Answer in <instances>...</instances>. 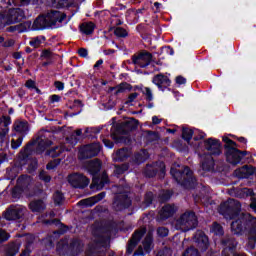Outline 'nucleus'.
Here are the masks:
<instances>
[{
  "instance_id": "obj_1",
  "label": "nucleus",
  "mask_w": 256,
  "mask_h": 256,
  "mask_svg": "<svg viewBox=\"0 0 256 256\" xmlns=\"http://www.w3.org/2000/svg\"><path fill=\"white\" fill-rule=\"evenodd\" d=\"M231 231L234 235H247L248 247L254 249L256 245V218L246 213L240 215L231 223Z\"/></svg>"
},
{
  "instance_id": "obj_2",
  "label": "nucleus",
  "mask_w": 256,
  "mask_h": 256,
  "mask_svg": "<svg viewBox=\"0 0 256 256\" xmlns=\"http://www.w3.org/2000/svg\"><path fill=\"white\" fill-rule=\"evenodd\" d=\"M94 241L89 244L86 256H105L107 242L111 239V227H98L92 231Z\"/></svg>"
},
{
  "instance_id": "obj_3",
  "label": "nucleus",
  "mask_w": 256,
  "mask_h": 256,
  "mask_svg": "<svg viewBox=\"0 0 256 256\" xmlns=\"http://www.w3.org/2000/svg\"><path fill=\"white\" fill-rule=\"evenodd\" d=\"M87 171L93 176L91 187H96L97 191H101L103 187L111 182L106 171L97 176V173L101 171V161L99 159L90 161L87 165Z\"/></svg>"
},
{
  "instance_id": "obj_4",
  "label": "nucleus",
  "mask_w": 256,
  "mask_h": 256,
  "mask_svg": "<svg viewBox=\"0 0 256 256\" xmlns=\"http://www.w3.org/2000/svg\"><path fill=\"white\" fill-rule=\"evenodd\" d=\"M170 173L176 183L185 187V189H193V187H195V183H197V180L193 177V171H191L188 166H183L178 169L177 165H174L171 167Z\"/></svg>"
},
{
  "instance_id": "obj_5",
  "label": "nucleus",
  "mask_w": 256,
  "mask_h": 256,
  "mask_svg": "<svg viewBox=\"0 0 256 256\" xmlns=\"http://www.w3.org/2000/svg\"><path fill=\"white\" fill-rule=\"evenodd\" d=\"M129 193H131V187H129V185L120 184L118 186V192L112 203L114 211H124V209H129L130 205H132Z\"/></svg>"
},
{
  "instance_id": "obj_6",
  "label": "nucleus",
  "mask_w": 256,
  "mask_h": 256,
  "mask_svg": "<svg viewBox=\"0 0 256 256\" xmlns=\"http://www.w3.org/2000/svg\"><path fill=\"white\" fill-rule=\"evenodd\" d=\"M224 149L226 150V159L231 165L241 163L242 159L247 155V151L237 149L239 145L229 137H223Z\"/></svg>"
},
{
  "instance_id": "obj_7",
  "label": "nucleus",
  "mask_w": 256,
  "mask_h": 256,
  "mask_svg": "<svg viewBox=\"0 0 256 256\" xmlns=\"http://www.w3.org/2000/svg\"><path fill=\"white\" fill-rule=\"evenodd\" d=\"M53 142L45 136H39L36 140L29 142L23 150L20 151L21 159H28L29 155H33V149L36 148V153H43L47 147H51Z\"/></svg>"
},
{
  "instance_id": "obj_8",
  "label": "nucleus",
  "mask_w": 256,
  "mask_h": 256,
  "mask_svg": "<svg viewBox=\"0 0 256 256\" xmlns=\"http://www.w3.org/2000/svg\"><path fill=\"white\" fill-rule=\"evenodd\" d=\"M56 251L59 256H78L83 251V242L79 238L70 240L69 244L59 242Z\"/></svg>"
},
{
  "instance_id": "obj_9",
  "label": "nucleus",
  "mask_w": 256,
  "mask_h": 256,
  "mask_svg": "<svg viewBox=\"0 0 256 256\" xmlns=\"http://www.w3.org/2000/svg\"><path fill=\"white\" fill-rule=\"evenodd\" d=\"M199 225V221L197 220V216L193 211H187L183 213L175 222V229L177 231H191V229H195Z\"/></svg>"
},
{
  "instance_id": "obj_10",
  "label": "nucleus",
  "mask_w": 256,
  "mask_h": 256,
  "mask_svg": "<svg viewBox=\"0 0 256 256\" xmlns=\"http://www.w3.org/2000/svg\"><path fill=\"white\" fill-rule=\"evenodd\" d=\"M25 19V11L21 8H12L8 11H3V7L0 6V23L2 25H11L13 23H19Z\"/></svg>"
},
{
  "instance_id": "obj_11",
  "label": "nucleus",
  "mask_w": 256,
  "mask_h": 256,
  "mask_svg": "<svg viewBox=\"0 0 256 256\" xmlns=\"http://www.w3.org/2000/svg\"><path fill=\"white\" fill-rule=\"evenodd\" d=\"M241 212V203L235 199H228L220 205V213L225 219H235Z\"/></svg>"
},
{
  "instance_id": "obj_12",
  "label": "nucleus",
  "mask_w": 256,
  "mask_h": 256,
  "mask_svg": "<svg viewBox=\"0 0 256 256\" xmlns=\"http://www.w3.org/2000/svg\"><path fill=\"white\" fill-rule=\"evenodd\" d=\"M67 181L74 189H85V187H89V183H91V180L87 178V176L79 172L68 175Z\"/></svg>"
},
{
  "instance_id": "obj_13",
  "label": "nucleus",
  "mask_w": 256,
  "mask_h": 256,
  "mask_svg": "<svg viewBox=\"0 0 256 256\" xmlns=\"http://www.w3.org/2000/svg\"><path fill=\"white\" fill-rule=\"evenodd\" d=\"M131 61L136 67L145 69V67H149V65H151V61H153V54H151V52L142 51L140 53L134 54L131 57Z\"/></svg>"
},
{
  "instance_id": "obj_14",
  "label": "nucleus",
  "mask_w": 256,
  "mask_h": 256,
  "mask_svg": "<svg viewBox=\"0 0 256 256\" xmlns=\"http://www.w3.org/2000/svg\"><path fill=\"white\" fill-rule=\"evenodd\" d=\"M101 152V144L92 143L82 147L79 151V159H91Z\"/></svg>"
},
{
  "instance_id": "obj_15",
  "label": "nucleus",
  "mask_w": 256,
  "mask_h": 256,
  "mask_svg": "<svg viewBox=\"0 0 256 256\" xmlns=\"http://www.w3.org/2000/svg\"><path fill=\"white\" fill-rule=\"evenodd\" d=\"M224 249L222 251V256H238L235 249L237 247V240L233 236H226L221 240Z\"/></svg>"
},
{
  "instance_id": "obj_16",
  "label": "nucleus",
  "mask_w": 256,
  "mask_h": 256,
  "mask_svg": "<svg viewBox=\"0 0 256 256\" xmlns=\"http://www.w3.org/2000/svg\"><path fill=\"white\" fill-rule=\"evenodd\" d=\"M26 212L27 208L25 206H10L4 214V218L7 221H18V219H23Z\"/></svg>"
},
{
  "instance_id": "obj_17",
  "label": "nucleus",
  "mask_w": 256,
  "mask_h": 256,
  "mask_svg": "<svg viewBox=\"0 0 256 256\" xmlns=\"http://www.w3.org/2000/svg\"><path fill=\"white\" fill-rule=\"evenodd\" d=\"M157 173H161V175H165V163L158 161L152 164H147L144 168L143 174L145 177L153 178L157 175Z\"/></svg>"
},
{
  "instance_id": "obj_18",
  "label": "nucleus",
  "mask_w": 256,
  "mask_h": 256,
  "mask_svg": "<svg viewBox=\"0 0 256 256\" xmlns=\"http://www.w3.org/2000/svg\"><path fill=\"white\" fill-rule=\"evenodd\" d=\"M46 21L50 27H57L58 23H63L67 18V15L57 10H50L46 14Z\"/></svg>"
},
{
  "instance_id": "obj_19",
  "label": "nucleus",
  "mask_w": 256,
  "mask_h": 256,
  "mask_svg": "<svg viewBox=\"0 0 256 256\" xmlns=\"http://www.w3.org/2000/svg\"><path fill=\"white\" fill-rule=\"evenodd\" d=\"M145 233H147L146 228H142V229L136 230L134 232L131 239L128 241V245L126 248V253L128 255H131V253H133V251H135V248L137 247V245H139V241H141V239H143V235H145Z\"/></svg>"
},
{
  "instance_id": "obj_20",
  "label": "nucleus",
  "mask_w": 256,
  "mask_h": 256,
  "mask_svg": "<svg viewBox=\"0 0 256 256\" xmlns=\"http://www.w3.org/2000/svg\"><path fill=\"white\" fill-rule=\"evenodd\" d=\"M137 125H139V121L131 118L119 124L116 128V133H118V135H127L128 133H131V131H135Z\"/></svg>"
},
{
  "instance_id": "obj_21",
  "label": "nucleus",
  "mask_w": 256,
  "mask_h": 256,
  "mask_svg": "<svg viewBox=\"0 0 256 256\" xmlns=\"http://www.w3.org/2000/svg\"><path fill=\"white\" fill-rule=\"evenodd\" d=\"M204 148L208 151L207 155H221V142L215 138L204 140Z\"/></svg>"
},
{
  "instance_id": "obj_22",
  "label": "nucleus",
  "mask_w": 256,
  "mask_h": 256,
  "mask_svg": "<svg viewBox=\"0 0 256 256\" xmlns=\"http://www.w3.org/2000/svg\"><path fill=\"white\" fill-rule=\"evenodd\" d=\"M24 193H26L27 197H35L37 195V192H27L31 189V176L22 175L17 179V184Z\"/></svg>"
},
{
  "instance_id": "obj_23",
  "label": "nucleus",
  "mask_w": 256,
  "mask_h": 256,
  "mask_svg": "<svg viewBox=\"0 0 256 256\" xmlns=\"http://www.w3.org/2000/svg\"><path fill=\"white\" fill-rule=\"evenodd\" d=\"M142 245L143 246H139L134 252V256H145V253H151V247L153 245V233L149 232L146 235Z\"/></svg>"
},
{
  "instance_id": "obj_24",
  "label": "nucleus",
  "mask_w": 256,
  "mask_h": 256,
  "mask_svg": "<svg viewBox=\"0 0 256 256\" xmlns=\"http://www.w3.org/2000/svg\"><path fill=\"white\" fill-rule=\"evenodd\" d=\"M193 241L201 251H207L209 248V238L205 235V232L201 230L195 233Z\"/></svg>"
},
{
  "instance_id": "obj_25",
  "label": "nucleus",
  "mask_w": 256,
  "mask_h": 256,
  "mask_svg": "<svg viewBox=\"0 0 256 256\" xmlns=\"http://www.w3.org/2000/svg\"><path fill=\"white\" fill-rule=\"evenodd\" d=\"M152 83H154V85H157L160 91H165L167 87L171 86V80L164 74L155 75L152 79Z\"/></svg>"
},
{
  "instance_id": "obj_26",
  "label": "nucleus",
  "mask_w": 256,
  "mask_h": 256,
  "mask_svg": "<svg viewBox=\"0 0 256 256\" xmlns=\"http://www.w3.org/2000/svg\"><path fill=\"white\" fill-rule=\"evenodd\" d=\"M201 168L203 171L213 172L215 171V160L211 154H202L201 156Z\"/></svg>"
},
{
  "instance_id": "obj_27",
  "label": "nucleus",
  "mask_w": 256,
  "mask_h": 256,
  "mask_svg": "<svg viewBox=\"0 0 256 256\" xmlns=\"http://www.w3.org/2000/svg\"><path fill=\"white\" fill-rule=\"evenodd\" d=\"M105 195V192H101L95 196L79 201L78 205H81L82 207H93V205L99 203V201H102V199H105Z\"/></svg>"
},
{
  "instance_id": "obj_28",
  "label": "nucleus",
  "mask_w": 256,
  "mask_h": 256,
  "mask_svg": "<svg viewBox=\"0 0 256 256\" xmlns=\"http://www.w3.org/2000/svg\"><path fill=\"white\" fill-rule=\"evenodd\" d=\"M253 173H255V168L248 165H245L234 171V175H236L238 179H249Z\"/></svg>"
},
{
  "instance_id": "obj_29",
  "label": "nucleus",
  "mask_w": 256,
  "mask_h": 256,
  "mask_svg": "<svg viewBox=\"0 0 256 256\" xmlns=\"http://www.w3.org/2000/svg\"><path fill=\"white\" fill-rule=\"evenodd\" d=\"M49 23L45 14L39 15L33 22L32 29L39 31L41 29H49Z\"/></svg>"
},
{
  "instance_id": "obj_30",
  "label": "nucleus",
  "mask_w": 256,
  "mask_h": 256,
  "mask_svg": "<svg viewBox=\"0 0 256 256\" xmlns=\"http://www.w3.org/2000/svg\"><path fill=\"white\" fill-rule=\"evenodd\" d=\"M175 215V206L171 204H166L162 209L159 211V219L161 221H165L169 219V217H173Z\"/></svg>"
},
{
  "instance_id": "obj_31",
  "label": "nucleus",
  "mask_w": 256,
  "mask_h": 256,
  "mask_svg": "<svg viewBox=\"0 0 256 256\" xmlns=\"http://www.w3.org/2000/svg\"><path fill=\"white\" fill-rule=\"evenodd\" d=\"M13 128L16 133L21 135L20 137H25L29 133V123L27 121L17 120L14 122Z\"/></svg>"
},
{
  "instance_id": "obj_32",
  "label": "nucleus",
  "mask_w": 256,
  "mask_h": 256,
  "mask_svg": "<svg viewBox=\"0 0 256 256\" xmlns=\"http://www.w3.org/2000/svg\"><path fill=\"white\" fill-rule=\"evenodd\" d=\"M29 25H31L30 22L19 23L14 26H9L6 28V31L8 33H25V31L29 29Z\"/></svg>"
},
{
  "instance_id": "obj_33",
  "label": "nucleus",
  "mask_w": 256,
  "mask_h": 256,
  "mask_svg": "<svg viewBox=\"0 0 256 256\" xmlns=\"http://www.w3.org/2000/svg\"><path fill=\"white\" fill-rule=\"evenodd\" d=\"M29 209L32 213H43V210L46 209L45 202L43 200H33L29 203Z\"/></svg>"
},
{
  "instance_id": "obj_34",
  "label": "nucleus",
  "mask_w": 256,
  "mask_h": 256,
  "mask_svg": "<svg viewBox=\"0 0 256 256\" xmlns=\"http://www.w3.org/2000/svg\"><path fill=\"white\" fill-rule=\"evenodd\" d=\"M49 5L54 9H64V7H71L73 0H50Z\"/></svg>"
},
{
  "instance_id": "obj_35",
  "label": "nucleus",
  "mask_w": 256,
  "mask_h": 256,
  "mask_svg": "<svg viewBox=\"0 0 256 256\" xmlns=\"http://www.w3.org/2000/svg\"><path fill=\"white\" fill-rule=\"evenodd\" d=\"M80 31L84 35H91L95 31V24L93 22H84L80 25Z\"/></svg>"
},
{
  "instance_id": "obj_36",
  "label": "nucleus",
  "mask_w": 256,
  "mask_h": 256,
  "mask_svg": "<svg viewBox=\"0 0 256 256\" xmlns=\"http://www.w3.org/2000/svg\"><path fill=\"white\" fill-rule=\"evenodd\" d=\"M45 41H46L45 36H36L34 38H31L29 45L31 47H34V49H38V47H41V45H43Z\"/></svg>"
},
{
  "instance_id": "obj_37",
  "label": "nucleus",
  "mask_w": 256,
  "mask_h": 256,
  "mask_svg": "<svg viewBox=\"0 0 256 256\" xmlns=\"http://www.w3.org/2000/svg\"><path fill=\"white\" fill-rule=\"evenodd\" d=\"M114 89H116L115 95H119V93H126V91H131L133 89V86H131V84L127 82H122Z\"/></svg>"
},
{
  "instance_id": "obj_38",
  "label": "nucleus",
  "mask_w": 256,
  "mask_h": 256,
  "mask_svg": "<svg viewBox=\"0 0 256 256\" xmlns=\"http://www.w3.org/2000/svg\"><path fill=\"white\" fill-rule=\"evenodd\" d=\"M61 153H63V147L61 146H55L54 148H51L46 151V155H48V157H52V159L59 157Z\"/></svg>"
},
{
  "instance_id": "obj_39",
  "label": "nucleus",
  "mask_w": 256,
  "mask_h": 256,
  "mask_svg": "<svg viewBox=\"0 0 256 256\" xmlns=\"http://www.w3.org/2000/svg\"><path fill=\"white\" fill-rule=\"evenodd\" d=\"M134 157L136 163H144V161L149 159V152H147V150H141L140 152L136 153Z\"/></svg>"
},
{
  "instance_id": "obj_40",
  "label": "nucleus",
  "mask_w": 256,
  "mask_h": 256,
  "mask_svg": "<svg viewBox=\"0 0 256 256\" xmlns=\"http://www.w3.org/2000/svg\"><path fill=\"white\" fill-rule=\"evenodd\" d=\"M16 253H19V245L16 243H10L6 247V256H15Z\"/></svg>"
},
{
  "instance_id": "obj_41",
  "label": "nucleus",
  "mask_w": 256,
  "mask_h": 256,
  "mask_svg": "<svg viewBox=\"0 0 256 256\" xmlns=\"http://www.w3.org/2000/svg\"><path fill=\"white\" fill-rule=\"evenodd\" d=\"M128 157H129V150H127V148H122L116 152L115 160L125 161V159H127Z\"/></svg>"
},
{
  "instance_id": "obj_42",
  "label": "nucleus",
  "mask_w": 256,
  "mask_h": 256,
  "mask_svg": "<svg viewBox=\"0 0 256 256\" xmlns=\"http://www.w3.org/2000/svg\"><path fill=\"white\" fill-rule=\"evenodd\" d=\"M53 199L55 205H63V201H65V196H63V193L59 190L54 192Z\"/></svg>"
},
{
  "instance_id": "obj_43",
  "label": "nucleus",
  "mask_w": 256,
  "mask_h": 256,
  "mask_svg": "<svg viewBox=\"0 0 256 256\" xmlns=\"http://www.w3.org/2000/svg\"><path fill=\"white\" fill-rule=\"evenodd\" d=\"M25 193L24 190H22L18 185H16L11 192L12 199L15 201H18V199H21V195Z\"/></svg>"
},
{
  "instance_id": "obj_44",
  "label": "nucleus",
  "mask_w": 256,
  "mask_h": 256,
  "mask_svg": "<svg viewBox=\"0 0 256 256\" xmlns=\"http://www.w3.org/2000/svg\"><path fill=\"white\" fill-rule=\"evenodd\" d=\"M141 93L145 96L147 102L153 101V91L149 87L140 88Z\"/></svg>"
},
{
  "instance_id": "obj_45",
  "label": "nucleus",
  "mask_w": 256,
  "mask_h": 256,
  "mask_svg": "<svg viewBox=\"0 0 256 256\" xmlns=\"http://www.w3.org/2000/svg\"><path fill=\"white\" fill-rule=\"evenodd\" d=\"M182 138L189 143L191 139H193V130L189 128H183L182 130Z\"/></svg>"
},
{
  "instance_id": "obj_46",
  "label": "nucleus",
  "mask_w": 256,
  "mask_h": 256,
  "mask_svg": "<svg viewBox=\"0 0 256 256\" xmlns=\"http://www.w3.org/2000/svg\"><path fill=\"white\" fill-rule=\"evenodd\" d=\"M183 256H201V254H199V250L191 246L185 250Z\"/></svg>"
},
{
  "instance_id": "obj_47",
  "label": "nucleus",
  "mask_w": 256,
  "mask_h": 256,
  "mask_svg": "<svg viewBox=\"0 0 256 256\" xmlns=\"http://www.w3.org/2000/svg\"><path fill=\"white\" fill-rule=\"evenodd\" d=\"M212 232L215 235H223L224 231H223V226H221V224L214 222L212 224Z\"/></svg>"
},
{
  "instance_id": "obj_48",
  "label": "nucleus",
  "mask_w": 256,
  "mask_h": 256,
  "mask_svg": "<svg viewBox=\"0 0 256 256\" xmlns=\"http://www.w3.org/2000/svg\"><path fill=\"white\" fill-rule=\"evenodd\" d=\"M129 169V165L127 164H122L120 166H115L114 173L115 175H123L125 171Z\"/></svg>"
},
{
  "instance_id": "obj_49",
  "label": "nucleus",
  "mask_w": 256,
  "mask_h": 256,
  "mask_svg": "<svg viewBox=\"0 0 256 256\" xmlns=\"http://www.w3.org/2000/svg\"><path fill=\"white\" fill-rule=\"evenodd\" d=\"M61 164V159H54L52 161H50L47 165H46V169L48 171H51L53 169H56L58 165Z\"/></svg>"
},
{
  "instance_id": "obj_50",
  "label": "nucleus",
  "mask_w": 256,
  "mask_h": 256,
  "mask_svg": "<svg viewBox=\"0 0 256 256\" xmlns=\"http://www.w3.org/2000/svg\"><path fill=\"white\" fill-rule=\"evenodd\" d=\"M114 35H116V37H127V35H129V33L127 32V30H125V28L122 27H117L114 30Z\"/></svg>"
},
{
  "instance_id": "obj_51",
  "label": "nucleus",
  "mask_w": 256,
  "mask_h": 256,
  "mask_svg": "<svg viewBox=\"0 0 256 256\" xmlns=\"http://www.w3.org/2000/svg\"><path fill=\"white\" fill-rule=\"evenodd\" d=\"M57 237H59V232H54L53 235H50L46 238V241L49 243L50 247H53L55 245V241H57Z\"/></svg>"
},
{
  "instance_id": "obj_52",
  "label": "nucleus",
  "mask_w": 256,
  "mask_h": 256,
  "mask_svg": "<svg viewBox=\"0 0 256 256\" xmlns=\"http://www.w3.org/2000/svg\"><path fill=\"white\" fill-rule=\"evenodd\" d=\"M171 191H169V190H165V191H163L160 195H159V197H160V201L162 202V203H165V201H169V199H171Z\"/></svg>"
},
{
  "instance_id": "obj_53",
  "label": "nucleus",
  "mask_w": 256,
  "mask_h": 256,
  "mask_svg": "<svg viewBox=\"0 0 256 256\" xmlns=\"http://www.w3.org/2000/svg\"><path fill=\"white\" fill-rule=\"evenodd\" d=\"M153 203V192H147L144 196V205L145 207H149Z\"/></svg>"
},
{
  "instance_id": "obj_54",
  "label": "nucleus",
  "mask_w": 256,
  "mask_h": 256,
  "mask_svg": "<svg viewBox=\"0 0 256 256\" xmlns=\"http://www.w3.org/2000/svg\"><path fill=\"white\" fill-rule=\"evenodd\" d=\"M39 179L41 181H44V183H50L51 182V177L49 176V174L45 170L40 171Z\"/></svg>"
},
{
  "instance_id": "obj_55",
  "label": "nucleus",
  "mask_w": 256,
  "mask_h": 256,
  "mask_svg": "<svg viewBox=\"0 0 256 256\" xmlns=\"http://www.w3.org/2000/svg\"><path fill=\"white\" fill-rule=\"evenodd\" d=\"M23 137L24 136H20V137H18V139H12L11 140V148L12 149H17L20 145H22L23 144Z\"/></svg>"
},
{
  "instance_id": "obj_56",
  "label": "nucleus",
  "mask_w": 256,
  "mask_h": 256,
  "mask_svg": "<svg viewBox=\"0 0 256 256\" xmlns=\"http://www.w3.org/2000/svg\"><path fill=\"white\" fill-rule=\"evenodd\" d=\"M11 235L7 233L5 230L0 229V243H3L5 241H9V238Z\"/></svg>"
},
{
  "instance_id": "obj_57",
  "label": "nucleus",
  "mask_w": 256,
  "mask_h": 256,
  "mask_svg": "<svg viewBox=\"0 0 256 256\" xmlns=\"http://www.w3.org/2000/svg\"><path fill=\"white\" fill-rule=\"evenodd\" d=\"M157 235L159 237H167V235H169V229H167L165 227H159L157 229Z\"/></svg>"
},
{
  "instance_id": "obj_58",
  "label": "nucleus",
  "mask_w": 256,
  "mask_h": 256,
  "mask_svg": "<svg viewBox=\"0 0 256 256\" xmlns=\"http://www.w3.org/2000/svg\"><path fill=\"white\" fill-rule=\"evenodd\" d=\"M137 97H139V93L137 92L129 94L128 99L126 101V105H131V103H133V101H135Z\"/></svg>"
},
{
  "instance_id": "obj_59",
  "label": "nucleus",
  "mask_w": 256,
  "mask_h": 256,
  "mask_svg": "<svg viewBox=\"0 0 256 256\" xmlns=\"http://www.w3.org/2000/svg\"><path fill=\"white\" fill-rule=\"evenodd\" d=\"M240 193H243V194L242 195L238 194V197H245V195L251 197V195H253V190L248 189V188H243L240 190Z\"/></svg>"
},
{
  "instance_id": "obj_60",
  "label": "nucleus",
  "mask_w": 256,
  "mask_h": 256,
  "mask_svg": "<svg viewBox=\"0 0 256 256\" xmlns=\"http://www.w3.org/2000/svg\"><path fill=\"white\" fill-rule=\"evenodd\" d=\"M42 57H44V59H52L53 58V52H51V50H43L42 51Z\"/></svg>"
},
{
  "instance_id": "obj_61",
  "label": "nucleus",
  "mask_w": 256,
  "mask_h": 256,
  "mask_svg": "<svg viewBox=\"0 0 256 256\" xmlns=\"http://www.w3.org/2000/svg\"><path fill=\"white\" fill-rule=\"evenodd\" d=\"M78 55H79L80 57L86 58V57L89 55V52H88L87 49H85V48H80V49L78 50Z\"/></svg>"
},
{
  "instance_id": "obj_62",
  "label": "nucleus",
  "mask_w": 256,
  "mask_h": 256,
  "mask_svg": "<svg viewBox=\"0 0 256 256\" xmlns=\"http://www.w3.org/2000/svg\"><path fill=\"white\" fill-rule=\"evenodd\" d=\"M33 242H28L26 249L20 254V256H29V254L31 253V250L29 249V247H31V244Z\"/></svg>"
},
{
  "instance_id": "obj_63",
  "label": "nucleus",
  "mask_w": 256,
  "mask_h": 256,
  "mask_svg": "<svg viewBox=\"0 0 256 256\" xmlns=\"http://www.w3.org/2000/svg\"><path fill=\"white\" fill-rule=\"evenodd\" d=\"M176 83L177 85H185L187 83V79L183 76L176 77Z\"/></svg>"
},
{
  "instance_id": "obj_64",
  "label": "nucleus",
  "mask_w": 256,
  "mask_h": 256,
  "mask_svg": "<svg viewBox=\"0 0 256 256\" xmlns=\"http://www.w3.org/2000/svg\"><path fill=\"white\" fill-rule=\"evenodd\" d=\"M13 45H15V40L13 39L6 40L3 43V47H13Z\"/></svg>"
}]
</instances>
